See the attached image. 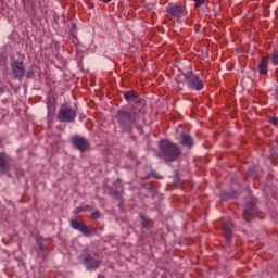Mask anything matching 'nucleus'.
Segmentation results:
<instances>
[{
	"label": "nucleus",
	"instance_id": "f257e3e1",
	"mask_svg": "<svg viewBox=\"0 0 278 278\" xmlns=\"http://www.w3.org/2000/svg\"><path fill=\"white\" fill-rule=\"evenodd\" d=\"M123 97L127 103H130L131 110H117L115 118L119 125L121 130L124 134H131L134 131V127H136V129L142 134V126L138 123L140 121V114L144 116V108L147 106V101L140 98V96L134 90L123 91Z\"/></svg>",
	"mask_w": 278,
	"mask_h": 278
},
{
	"label": "nucleus",
	"instance_id": "f03ea898",
	"mask_svg": "<svg viewBox=\"0 0 278 278\" xmlns=\"http://www.w3.org/2000/svg\"><path fill=\"white\" fill-rule=\"evenodd\" d=\"M159 157L164 162H177L178 157H181V148L177 143H173L168 139H163L159 143Z\"/></svg>",
	"mask_w": 278,
	"mask_h": 278
},
{
	"label": "nucleus",
	"instance_id": "7ed1b4c3",
	"mask_svg": "<svg viewBox=\"0 0 278 278\" xmlns=\"http://www.w3.org/2000/svg\"><path fill=\"white\" fill-rule=\"evenodd\" d=\"M182 76L187 84V88H190V90H195V92H201V90L205 88V84L203 83V79H201V77H199V75L194 74L192 71H189L182 74Z\"/></svg>",
	"mask_w": 278,
	"mask_h": 278
},
{
	"label": "nucleus",
	"instance_id": "20e7f679",
	"mask_svg": "<svg viewBox=\"0 0 278 278\" xmlns=\"http://www.w3.org/2000/svg\"><path fill=\"white\" fill-rule=\"evenodd\" d=\"M56 118L60 123H75L77 111L71 106L63 105L60 108Z\"/></svg>",
	"mask_w": 278,
	"mask_h": 278
},
{
	"label": "nucleus",
	"instance_id": "39448f33",
	"mask_svg": "<svg viewBox=\"0 0 278 278\" xmlns=\"http://www.w3.org/2000/svg\"><path fill=\"white\" fill-rule=\"evenodd\" d=\"M165 10L175 21H181L184 16H188V10L184 5L169 4L165 7Z\"/></svg>",
	"mask_w": 278,
	"mask_h": 278
},
{
	"label": "nucleus",
	"instance_id": "423d86ee",
	"mask_svg": "<svg viewBox=\"0 0 278 278\" xmlns=\"http://www.w3.org/2000/svg\"><path fill=\"white\" fill-rule=\"evenodd\" d=\"M78 260L83 262L87 270H92V268L97 270L101 264V262L91 253H83L78 256Z\"/></svg>",
	"mask_w": 278,
	"mask_h": 278
},
{
	"label": "nucleus",
	"instance_id": "0eeeda50",
	"mask_svg": "<svg viewBox=\"0 0 278 278\" xmlns=\"http://www.w3.org/2000/svg\"><path fill=\"white\" fill-rule=\"evenodd\" d=\"M71 227L76 231H80V233H84L87 238H90V236H97V228L88 227L86 224L76 219L71 220Z\"/></svg>",
	"mask_w": 278,
	"mask_h": 278
},
{
	"label": "nucleus",
	"instance_id": "6e6552de",
	"mask_svg": "<svg viewBox=\"0 0 278 278\" xmlns=\"http://www.w3.org/2000/svg\"><path fill=\"white\" fill-rule=\"evenodd\" d=\"M255 216H257V206H255V203L253 202H248L243 211L244 220L250 223L252 218H255Z\"/></svg>",
	"mask_w": 278,
	"mask_h": 278
},
{
	"label": "nucleus",
	"instance_id": "1a4fd4ad",
	"mask_svg": "<svg viewBox=\"0 0 278 278\" xmlns=\"http://www.w3.org/2000/svg\"><path fill=\"white\" fill-rule=\"evenodd\" d=\"M11 68L15 79H22L25 77V65L21 61H14L11 63Z\"/></svg>",
	"mask_w": 278,
	"mask_h": 278
},
{
	"label": "nucleus",
	"instance_id": "9d476101",
	"mask_svg": "<svg viewBox=\"0 0 278 278\" xmlns=\"http://www.w3.org/2000/svg\"><path fill=\"white\" fill-rule=\"evenodd\" d=\"M72 143L76 149H78V151H80V153H85L88 149V140L84 137L74 136L72 138Z\"/></svg>",
	"mask_w": 278,
	"mask_h": 278
},
{
	"label": "nucleus",
	"instance_id": "9b49d317",
	"mask_svg": "<svg viewBox=\"0 0 278 278\" xmlns=\"http://www.w3.org/2000/svg\"><path fill=\"white\" fill-rule=\"evenodd\" d=\"M223 231H224V236L226 238L227 244H230L231 238L233 236V223H231V220L225 222L223 224Z\"/></svg>",
	"mask_w": 278,
	"mask_h": 278
},
{
	"label": "nucleus",
	"instance_id": "f8f14e48",
	"mask_svg": "<svg viewBox=\"0 0 278 278\" xmlns=\"http://www.w3.org/2000/svg\"><path fill=\"white\" fill-rule=\"evenodd\" d=\"M180 144L184 147H193L194 146V139L190 137V135L181 134L180 135Z\"/></svg>",
	"mask_w": 278,
	"mask_h": 278
},
{
	"label": "nucleus",
	"instance_id": "ddd939ff",
	"mask_svg": "<svg viewBox=\"0 0 278 278\" xmlns=\"http://www.w3.org/2000/svg\"><path fill=\"white\" fill-rule=\"evenodd\" d=\"M258 73L261 75H268V56H265L258 64Z\"/></svg>",
	"mask_w": 278,
	"mask_h": 278
},
{
	"label": "nucleus",
	"instance_id": "4468645a",
	"mask_svg": "<svg viewBox=\"0 0 278 278\" xmlns=\"http://www.w3.org/2000/svg\"><path fill=\"white\" fill-rule=\"evenodd\" d=\"M141 218V227L143 229H151L152 225H153V220H151V218L144 216V215H140Z\"/></svg>",
	"mask_w": 278,
	"mask_h": 278
},
{
	"label": "nucleus",
	"instance_id": "2eb2a0df",
	"mask_svg": "<svg viewBox=\"0 0 278 278\" xmlns=\"http://www.w3.org/2000/svg\"><path fill=\"white\" fill-rule=\"evenodd\" d=\"M237 197H238V192L236 191H232V192L224 191L222 193L223 201H229V199H236Z\"/></svg>",
	"mask_w": 278,
	"mask_h": 278
},
{
	"label": "nucleus",
	"instance_id": "dca6fc26",
	"mask_svg": "<svg viewBox=\"0 0 278 278\" xmlns=\"http://www.w3.org/2000/svg\"><path fill=\"white\" fill-rule=\"evenodd\" d=\"M8 168V159H5V154L0 152V170H5Z\"/></svg>",
	"mask_w": 278,
	"mask_h": 278
},
{
	"label": "nucleus",
	"instance_id": "f3484780",
	"mask_svg": "<svg viewBox=\"0 0 278 278\" xmlns=\"http://www.w3.org/2000/svg\"><path fill=\"white\" fill-rule=\"evenodd\" d=\"M39 253H41L42 257H47V248L42 243H38Z\"/></svg>",
	"mask_w": 278,
	"mask_h": 278
},
{
	"label": "nucleus",
	"instance_id": "a211bd4d",
	"mask_svg": "<svg viewBox=\"0 0 278 278\" xmlns=\"http://www.w3.org/2000/svg\"><path fill=\"white\" fill-rule=\"evenodd\" d=\"M111 194L114 197V199H123V191L111 190Z\"/></svg>",
	"mask_w": 278,
	"mask_h": 278
},
{
	"label": "nucleus",
	"instance_id": "6ab92c4d",
	"mask_svg": "<svg viewBox=\"0 0 278 278\" xmlns=\"http://www.w3.org/2000/svg\"><path fill=\"white\" fill-rule=\"evenodd\" d=\"M249 176L253 178L257 177V167H251L249 169Z\"/></svg>",
	"mask_w": 278,
	"mask_h": 278
},
{
	"label": "nucleus",
	"instance_id": "aec40b11",
	"mask_svg": "<svg viewBox=\"0 0 278 278\" xmlns=\"http://www.w3.org/2000/svg\"><path fill=\"white\" fill-rule=\"evenodd\" d=\"M274 66H278V51H275L271 56Z\"/></svg>",
	"mask_w": 278,
	"mask_h": 278
},
{
	"label": "nucleus",
	"instance_id": "412c9836",
	"mask_svg": "<svg viewBox=\"0 0 278 278\" xmlns=\"http://www.w3.org/2000/svg\"><path fill=\"white\" fill-rule=\"evenodd\" d=\"M99 218H101V213L99 211H96L91 214L92 220H99Z\"/></svg>",
	"mask_w": 278,
	"mask_h": 278
},
{
	"label": "nucleus",
	"instance_id": "4be33fe9",
	"mask_svg": "<svg viewBox=\"0 0 278 278\" xmlns=\"http://www.w3.org/2000/svg\"><path fill=\"white\" fill-rule=\"evenodd\" d=\"M205 4V0H195L194 2V7L195 8H201V5Z\"/></svg>",
	"mask_w": 278,
	"mask_h": 278
},
{
	"label": "nucleus",
	"instance_id": "5701e85b",
	"mask_svg": "<svg viewBox=\"0 0 278 278\" xmlns=\"http://www.w3.org/2000/svg\"><path fill=\"white\" fill-rule=\"evenodd\" d=\"M83 210H84V212H92V206L91 205H85V206H83Z\"/></svg>",
	"mask_w": 278,
	"mask_h": 278
},
{
	"label": "nucleus",
	"instance_id": "b1692460",
	"mask_svg": "<svg viewBox=\"0 0 278 278\" xmlns=\"http://www.w3.org/2000/svg\"><path fill=\"white\" fill-rule=\"evenodd\" d=\"M184 86H185V84L184 83H181V81H178V85H177V90H184Z\"/></svg>",
	"mask_w": 278,
	"mask_h": 278
},
{
	"label": "nucleus",
	"instance_id": "393cba45",
	"mask_svg": "<svg viewBox=\"0 0 278 278\" xmlns=\"http://www.w3.org/2000/svg\"><path fill=\"white\" fill-rule=\"evenodd\" d=\"M34 75V71L29 70L26 74V77L29 79V77H31Z\"/></svg>",
	"mask_w": 278,
	"mask_h": 278
},
{
	"label": "nucleus",
	"instance_id": "a878e982",
	"mask_svg": "<svg viewBox=\"0 0 278 278\" xmlns=\"http://www.w3.org/2000/svg\"><path fill=\"white\" fill-rule=\"evenodd\" d=\"M77 212L79 213V212H84V206H79L78 208H77Z\"/></svg>",
	"mask_w": 278,
	"mask_h": 278
},
{
	"label": "nucleus",
	"instance_id": "bb28decb",
	"mask_svg": "<svg viewBox=\"0 0 278 278\" xmlns=\"http://www.w3.org/2000/svg\"><path fill=\"white\" fill-rule=\"evenodd\" d=\"M103 1V3H110V2H112V0H102Z\"/></svg>",
	"mask_w": 278,
	"mask_h": 278
},
{
	"label": "nucleus",
	"instance_id": "cd10ccee",
	"mask_svg": "<svg viewBox=\"0 0 278 278\" xmlns=\"http://www.w3.org/2000/svg\"><path fill=\"white\" fill-rule=\"evenodd\" d=\"M0 94H3V88L0 87Z\"/></svg>",
	"mask_w": 278,
	"mask_h": 278
},
{
	"label": "nucleus",
	"instance_id": "c85d7f7f",
	"mask_svg": "<svg viewBox=\"0 0 278 278\" xmlns=\"http://www.w3.org/2000/svg\"><path fill=\"white\" fill-rule=\"evenodd\" d=\"M2 144H3V142H2L1 139H0V147H2Z\"/></svg>",
	"mask_w": 278,
	"mask_h": 278
},
{
	"label": "nucleus",
	"instance_id": "c756f323",
	"mask_svg": "<svg viewBox=\"0 0 278 278\" xmlns=\"http://www.w3.org/2000/svg\"><path fill=\"white\" fill-rule=\"evenodd\" d=\"M152 175H153V177H156V176H155V173H152Z\"/></svg>",
	"mask_w": 278,
	"mask_h": 278
}]
</instances>
